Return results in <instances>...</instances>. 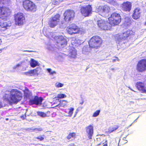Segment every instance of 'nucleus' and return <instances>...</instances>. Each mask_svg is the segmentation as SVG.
<instances>
[{
	"label": "nucleus",
	"mask_w": 146,
	"mask_h": 146,
	"mask_svg": "<svg viewBox=\"0 0 146 146\" xmlns=\"http://www.w3.org/2000/svg\"><path fill=\"white\" fill-rule=\"evenodd\" d=\"M67 32L71 35L78 34L80 32V28L74 24L70 25L67 28Z\"/></svg>",
	"instance_id": "9"
},
{
	"label": "nucleus",
	"mask_w": 146,
	"mask_h": 146,
	"mask_svg": "<svg viewBox=\"0 0 146 146\" xmlns=\"http://www.w3.org/2000/svg\"><path fill=\"white\" fill-rule=\"evenodd\" d=\"M133 32L132 30H128L124 32L120 35L121 40H126L128 38L133 35Z\"/></svg>",
	"instance_id": "15"
},
{
	"label": "nucleus",
	"mask_w": 146,
	"mask_h": 146,
	"mask_svg": "<svg viewBox=\"0 0 146 146\" xmlns=\"http://www.w3.org/2000/svg\"><path fill=\"white\" fill-rule=\"evenodd\" d=\"M27 51L28 52H31V51H29V50H27Z\"/></svg>",
	"instance_id": "50"
},
{
	"label": "nucleus",
	"mask_w": 146,
	"mask_h": 146,
	"mask_svg": "<svg viewBox=\"0 0 146 146\" xmlns=\"http://www.w3.org/2000/svg\"><path fill=\"white\" fill-rule=\"evenodd\" d=\"M140 9L139 7H136L133 11V13L132 16L133 19L137 20L140 17Z\"/></svg>",
	"instance_id": "19"
},
{
	"label": "nucleus",
	"mask_w": 146,
	"mask_h": 146,
	"mask_svg": "<svg viewBox=\"0 0 146 146\" xmlns=\"http://www.w3.org/2000/svg\"><path fill=\"white\" fill-rule=\"evenodd\" d=\"M38 115L42 117H44L47 116V115L46 113L41 111L37 112Z\"/></svg>",
	"instance_id": "29"
},
{
	"label": "nucleus",
	"mask_w": 146,
	"mask_h": 146,
	"mask_svg": "<svg viewBox=\"0 0 146 146\" xmlns=\"http://www.w3.org/2000/svg\"><path fill=\"white\" fill-rule=\"evenodd\" d=\"M2 42V40L0 38V45L1 44Z\"/></svg>",
	"instance_id": "45"
},
{
	"label": "nucleus",
	"mask_w": 146,
	"mask_h": 146,
	"mask_svg": "<svg viewBox=\"0 0 146 146\" xmlns=\"http://www.w3.org/2000/svg\"><path fill=\"white\" fill-rule=\"evenodd\" d=\"M60 15L59 14L57 13L49 19L48 25L51 28H54L60 23Z\"/></svg>",
	"instance_id": "5"
},
{
	"label": "nucleus",
	"mask_w": 146,
	"mask_h": 146,
	"mask_svg": "<svg viewBox=\"0 0 146 146\" xmlns=\"http://www.w3.org/2000/svg\"><path fill=\"white\" fill-rule=\"evenodd\" d=\"M136 87L138 89L142 92L146 93V88L142 82H139L136 83Z\"/></svg>",
	"instance_id": "20"
},
{
	"label": "nucleus",
	"mask_w": 146,
	"mask_h": 146,
	"mask_svg": "<svg viewBox=\"0 0 146 146\" xmlns=\"http://www.w3.org/2000/svg\"><path fill=\"white\" fill-rule=\"evenodd\" d=\"M30 65L31 67L34 68L36 66H39V64L37 61L34 59H31L30 62Z\"/></svg>",
	"instance_id": "25"
},
{
	"label": "nucleus",
	"mask_w": 146,
	"mask_h": 146,
	"mask_svg": "<svg viewBox=\"0 0 146 146\" xmlns=\"http://www.w3.org/2000/svg\"><path fill=\"white\" fill-rule=\"evenodd\" d=\"M11 13L10 9L5 6L0 7V18L2 20L9 19Z\"/></svg>",
	"instance_id": "6"
},
{
	"label": "nucleus",
	"mask_w": 146,
	"mask_h": 146,
	"mask_svg": "<svg viewBox=\"0 0 146 146\" xmlns=\"http://www.w3.org/2000/svg\"><path fill=\"white\" fill-rule=\"evenodd\" d=\"M26 116L25 115H22L20 116V117L23 120L26 118Z\"/></svg>",
	"instance_id": "39"
},
{
	"label": "nucleus",
	"mask_w": 146,
	"mask_h": 146,
	"mask_svg": "<svg viewBox=\"0 0 146 146\" xmlns=\"http://www.w3.org/2000/svg\"><path fill=\"white\" fill-rule=\"evenodd\" d=\"M16 25H21L23 23L25 18L23 14L21 13H18L15 17Z\"/></svg>",
	"instance_id": "13"
},
{
	"label": "nucleus",
	"mask_w": 146,
	"mask_h": 146,
	"mask_svg": "<svg viewBox=\"0 0 146 146\" xmlns=\"http://www.w3.org/2000/svg\"><path fill=\"white\" fill-rule=\"evenodd\" d=\"M47 70L48 72L50 73V75H53L56 73V72L55 71H51L52 70L50 68H48Z\"/></svg>",
	"instance_id": "34"
},
{
	"label": "nucleus",
	"mask_w": 146,
	"mask_h": 146,
	"mask_svg": "<svg viewBox=\"0 0 146 146\" xmlns=\"http://www.w3.org/2000/svg\"><path fill=\"white\" fill-rule=\"evenodd\" d=\"M86 132L89 139H91L93 134L94 128L92 125H90L86 127Z\"/></svg>",
	"instance_id": "18"
},
{
	"label": "nucleus",
	"mask_w": 146,
	"mask_h": 146,
	"mask_svg": "<svg viewBox=\"0 0 146 146\" xmlns=\"http://www.w3.org/2000/svg\"><path fill=\"white\" fill-rule=\"evenodd\" d=\"M76 40V39H74V40H73H73H72V41H74Z\"/></svg>",
	"instance_id": "49"
},
{
	"label": "nucleus",
	"mask_w": 146,
	"mask_h": 146,
	"mask_svg": "<svg viewBox=\"0 0 146 146\" xmlns=\"http://www.w3.org/2000/svg\"><path fill=\"white\" fill-rule=\"evenodd\" d=\"M63 86V84L60 83H58V84H57L56 85V86L58 88L61 87H62Z\"/></svg>",
	"instance_id": "38"
},
{
	"label": "nucleus",
	"mask_w": 146,
	"mask_h": 146,
	"mask_svg": "<svg viewBox=\"0 0 146 146\" xmlns=\"http://www.w3.org/2000/svg\"><path fill=\"white\" fill-rule=\"evenodd\" d=\"M83 104V103H81V104Z\"/></svg>",
	"instance_id": "51"
},
{
	"label": "nucleus",
	"mask_w": 146,
	"mask_h": 146,
	"mask_svg": "<svg viewBox=\"0 0 146 146\" xmlns=\"http://www.w3.org/2000/svg\"><path fill=\"white\" fill-rule=\"evenodd\" d=\"M59 43L61 45L64 46L67 45V42L65 38L62 37L60 40Z\"/></svg>",
	"instance_id": "27"
},
{
	"label": "nucleus",
	"mask_w": 146,
	"mask_h": 146,
	"mask_svg": "<svg viewBox=\"0 0 146 146\" xmlns=\"http://www.w3.org/2000/svg\"><path fill=\"white\" fill-rule=\"evenodd\" d=\"M36 131H41L42 129L41 128H35Z\"/></svg>",
	"instance_id": "40"
},
{
	"label": "nucleus",
	"mask_w": 146,
	"mask_h": 146,
	"mask_svg": "<svg viewBox=\"0 0 146 146\" xmlns=\"http://www.w3.org/2000/svg\"><path fill=\"white\" fill-rule=\"evenodd\" d=\"M66 97V95L63 94H58L57 96V98L59 99H62Z\"/></svg>",
	"instance_id": "31"
},
{
	"label": "nucleus",
	"mask_w": 146,
	"mask_h": 146,
	"mask_svg": "<svg viewBox=\"0 0 146 146\" xmlns=\"http://www.w3.org/2000/svg\"><path fill=\"white\" fill-rule=\"evenodd\" d=\"M58 1V0H52V4L54 5L58 4L60 3Z\"/></svg>",
	"instance_id": "35"
},
{
	"label": "nucleus",
	"mask_w": 146,
	"mask_h": 146,
	"mask_svg": "<svg viewBox=\"0 0 146 146\" xmlns=\"http://www.w3.org/2000/svg\"><path fill=\"white\" fill-rule=\"evenodd\" d=\"M76 133L74 132H70L66 136V139L69 141H74L76 137Z\"/></svg>",
	"instance_id": "22"
},
{
	"label": "nucleus",
	"mask_w": 146,
	"mask_h": 146,
	"mask_svg": "<svg viewBox=\"0 0 146 146\" xmlns=\"http://www.w3.org/2000/svg\"><path fill=\"white\" fill-rule=\"evenodd\" d=\"M76 53L74 51H73L71 52V56L72 57H75L76 55Z\"/></svg>",
	"instance_id": "37"
},
{
	"label": "nucleus",
	"mask_w": 146,
	"mask_h": 146,
	"mask_svg": "<svg viewBox=\"0 0 146 146\" xmlns=\"http://www.w3.org/2000/svg\"><path fill=\"white\" fill-rule=\"evenodd\" d=\"M74 109V108H71L68 109L69 111L67 113L68 114V116L70 117L71 116L72 114Z\"/></svg>",
	"instance_id": "30"
},
{
	"label": "nucleus",
	"mask_w": 146,
	"mask_h": 146,
	"mask_svg": "<svg viewBox=\"0 0 146 146\" xmlns=\"http://www.w3.org/2000/svg\"><path fill=\"white\" fill-rule=\"evenodd\" d=\"M22 98L18 91L16 89L11 90L10 92V94L5 93L3 97V100L8 102L10 105L17 104Z\"/></svg>",
	"instance_id": "1"
},
{
	"label": "nucleus",
	"mask_w": 146,
	"mask_h": 146,
	"mask_svg": "<svg viewBox=\"0 0 146 146\" xmlns=\"http://www.w3.org/2000/svg\"><path fill=\"white\" fill-rule=\"evenodd\" d=\"M115 59L113 60V62H115Z\"/></svg>",
	"instance_id": "48"
},
{
	"label": "nucleus",
	"mask_w": 146,
	"mask_h": 146,
	"mask_svg": "<svg viewBox=\"0 0 146 146\" xmlns=\"http://www.w3.org/2000/svg\"><path fill=\"white\" fill-rule=\"evenodd\" d=\"M22 6L23 8L28 12L34 13L37 11L36 5L31 0H23L22 1Z\"/></svg>",
	"instance_id": "3"
},
{
	"label": "nucleus",
	"mask_w": 146,
	"mask_h": 146,
	"mask_svg": "<svg viewBox=\"0 0 146 146\" xmlns=\"http://www.w3.org/2000/svg\"><path fill=\"white\" fill-rule=\"evenodd\" d=\"M44 136H45L44 135H40L37 137L36 139H38L40 141H41L44 139Z\"/></svg>",
	"instance_id": "36"
},
{
	"label": "nucleus",
	"mask_w": 146,
	"mask_h": 146,
	"mask_svg": "<svg viewBox=\"0 0 146 146\" xmlns=\"http://www.w3.org/2000/svg\"><path fill=\"white\" fill-rule=\"evenodd\" d=\"M31 130V131H36L35 128H33V129H30Z\"/></svg>",
	"instance_id": "42"
},
{
	"label": "nucleus",
	"mask_w": 146,
	"mask_h": 146,
	"mask_svg": "<svg viewBox=\"0 0 146 146\" xmlns=\"http://www.w3.org/2000/svg\"><path fill=\"white\" fill-rule=\"evenodd\" d=\"M3 105L2 102L0 101V108L3 107Z\"/></svg>",
	"instance_id": "41"
},
{
	"label": "nucleus",
	"mask_w": 146,
	"mask_h": 146,
	"mask_svg": "<svg viewBox=\"0 0 146 146\" xmlns=\"http://www.w3.org/2000/svg\"><path fill=\"white\" fill-rule=\"evenodd\" d=\"M119 127V126L118 125H114L112 127L109 128L108 131H106V133H112L118 129Z\"/></svg>",
	"instance_id": "24"
},
{
	"label": "nucleus",
	"mask_w": 146,
	"mask_h": 146,
	"mask_svg": "<svg viewBox=\"0 0 146 146\" xmlns=\"http://www.w3.org/2000/svg\"><path fill=\"white\" fill-rule=\"evenodd\" d=\"M136 70L138 72H143L146 70V59L139 60L136 66Z\"/></svg>",
	"instance_id": "10"
},
{
	"label": "nucleus",
	"mask_w": 146,
	"mask_h": 146,
	"mask_svg": "<svg viewBox=\"0 0 146 146\" xmlns=\"http://www.w3.org/2000/svg\"><path fill=\"white\" fill-rule=\"evenodd\" d=\"M131 3L130 2L127 1L123 3L121 5V9L124 11L129 12L131 9Z\"/></svg>",
	"instance_id": "14"
},
{
	"label": "nucleus",
	"mask_w": 146,
	"mask_h": 146,
	"mask_svg": "<svg viewBox=\"0 0 146 146\" xmlns=\"http://www.w3.org/2000/svg\"><path fill=\"white\" fill-rule=\"evenodd\" d=\"M100 112V110H96L93 114L92 116L93 117H96L99 114Z\"/></svg>",
	"instance_id": "32"
},
{
	"label": "nucleus",
	"mask_w": 146,
	"mask_h": 146,
	"mask_svg": "<svg viewBox=\"0 0 146 146\" xmlns=\"http://www.w3.org/2000/svg\"><path fill=\"white\" fill-rule=\"evenodd\" d=\"M136 87L138 89L142 92L146 93V88L142 82H139L136 83Z\"/></svg>",
	"instance_id": "21"
},
{
	"label": "nucleus",
	"mask_w": 146,
	"mask_h": 146,
	"mask_svg": "<svg viewBox=\"0 0 146 146\" xmlns=\"http://www.w3.org/2000/svg\"><path fill=\"white\" fill-rule=\"evenodd\" d=\"M38 70L37 68H35L33 70H30L25 72V74L27 76H33L36 75H38Z\"/></svg>",
	"instance_id": "23"
},
{
	"label": "nucleus",
	"mask_w": 146,
	"mask_h": 146,
	"mask_svg": "<svg viewBox=\"0 0 146 146\" xmlns=\"http://www.w3.org/2000/svg\"><path fill=\"white\" fill-rule=\"evenodd\" d=\"M74 15L75 13L73 11L67 10L64 13V19L65 21L69 22L73 19Z\"/></svg>",
	"instance_id": "11"
},
{
	"label": "nucleus",
	"mask_w": 146,
	"mask_h": 146,
	"mask_svg": "<svg viewBox=\"0 0 146 146\" xmlns=\"http://www.w3.org/2000/svg\"><path fill=\"white\" fill-rule=\"evenodd\" d=\"M103 146H108L107 144V143L105 144Z\"/></svg>",
	"instance_id": "46"
},
{
	"label": "nucleus",
	"mask_w": 146,
	"mask_h": 146,
	"mask_svg": "<svg viewBox=\"0 0 146 146\" xmlns=\"http://www.w3.org/2000/svg\"><path fill=\"white\" fill-rule=\"evenodd\" d=\"M10 1V0H0V3H2L4 4L5 3H8Z\"/></svg>",
	"instance_id": "33"
},
{
	"label": "nucleus",
	"mask_w": 146,
	"mask_h": 146,
	"mask_svg": "<svg viewBox=\"0 0 146 146\" xmlns=\"http://www.w3.org/2000/svg\"><path fill=\"white\" fill-rule=\"evenodd\" d=\"M102 42L103 40L100 36L95 35L90 39L88 44L90 48L97 49L101 47Z\"/></svg>",
	"instance_id": "2"
},
{
	"label": "nucleus",
	"mask_w": 146,
	"mask_h": 146,
	"mask_svg": "<svg viewBox=\"0 0 146 146\" xmlns=\"http://www.w3.org/2000/svg\"><path fill=\"white\" fill-rule=\"evenodd\" d=\"M43 99L41 97H38L36 96L34 98L29 101V103L31 105L35 104L36 105L40 104L43 100Z\"/></svg>",
	"instance_id": "17"
},
{
	"label": "nucleus",
	"mask_w": 146,
	"mask_h": 146,
	"mask_svg": "<svg viewBox=\"0 0 146 146\" xmlns=\"http://www.w3.org/2000/svg\"><path fill=\"white\" fill-rule=\"evenodd\" d=\"M67 103L66 100H62L60 102L59 105L61 106L65 107L67 106Z\"/></svg>",
	"instance_id": "28"
},
{
	"label": "nucleus",
	"mask_w": 146,
	"mask_h": 146,
	"mask_svg": "<svg viewBox=\"0 0 146 146\" xmlns=\"http://www.w3.org/2000/svg\"><path fill=\"white\" fill-rule=\"evenodd\" d=\"M115 59L116 60H119L118 58L117 57H115Z\"/></svg>",
	"instance_id": "44"
},
{
	"label": "nucleus",
	"mask_w": 146,
	"mask_h": 146,
	"mask_svg": "<svg viewBox=\"0 0 146 146\" xmlns=\"http://www.w3.org/2000/svg\"><path fill=\"white\" fill-rule=\"evenodd\" d=\"M8 19L0 20V31H4L6 30L8 27L11 25V21Z\"/></svg>",
	"instance_id": "12"
},
{
	"label": "nucleus",
	"mask_w": 146,
	"mask_h": 146,
	"mask_svg": "<svg viewBox=\"0 0 146 146\" xmlns=\"http://www.w3.org/2000/svg\"><path fill=\"white\" fill-rule=\"evenodd\" d=\"M58 1L59 2V3H60V2L63 1H64V0H58Z\"/></svg>",
	"instance_id": "43"
},
{
	"label": "nucleus",
	"mask_w": 146,
	"mask_h": 146,
	"mask_svg": "<svg viewBox=\"0 0 146 146\" xmlns=\"http://www.w3.org/2000/svg\"><path fill=\"white\" fill-rule=\"evenodd\" d=\"M2 49H0V53H1L2 52Z\"/></svg>",
	"instance_id": "47"
},
{
	"label": "nucleus",
	"mask_w": 146,
	"mask_h": 146,
	"mask_svg": "<svg viewBox=\"0 0 146 146\" xmlns=\"http://www.w3.org/2000/svg\"><path fill=\"white\" fill-rule=\"evenodd\" d=\"M109 23L111 26H115L118 25L121 21V16L119 14L114 12L108 18Z\"/></svg>",
	"instance_id": "4"
},
{
	"label": "nucleus",
	"mask_w": 146,
	"mask_h": 146,
	"mask_svg": "<svg viewBox=\"0 0 146 146\" xmlns=\"http://www.w3.org/2000/svg\"><path fill=\"white\" fill-rule=\"evenodd\" d=\"M97 24L99 28L103 30H108L110 29L111 28L109 22L104 20L100 19L98 20Z\"/></svg>",
	"instance_id": "8"
},
{
	"label": "nucleus",
	"mask_w": 146,
	"mask_h": 146,
	"mask_svg": "<svg viewBox=\"0 0 146 146\" xmlns=\"http://www.w3.org/2000/svg\"><path fill=\"white\" fill-rule=\"evenodd\" d=\"M80 11L83 16L85 17H88L92 13V8L90 5L82 6L80 9Z\"/></svg>",
	"instance_id": "7"
},
{
	"label": "nucleus",
	"mask_w": 146,
	"mask_h": 146,
	"mask_svg": "<svg viewBox=\"0 0 146 146\" xmlns=\"http://www.w3.org/2000/svg\"><path fill=\"white\" fill-rule=\"evenodd\" d=\"M97 11L100 13H102L106 11V7L104 6H99L96 9Z\"/></svg>",
	"instance_id": "26"
},
{
	"label": "nucleus",
	"mask_w": 146,
	"mask_h": 146,
	"mask_svg": "<svg viewBox=\"0 0 146 146\" xmlns=\"http://www.w3.org/2000/svg\"><path fill=\"white\" fill-rule=\"evenodd\" d=\"M133 32L132 30H128L124 32L120 35L121 40H126L128 38L133 35Z\"/></svg>",
	"instance_id": "16"
}]
</instances>
